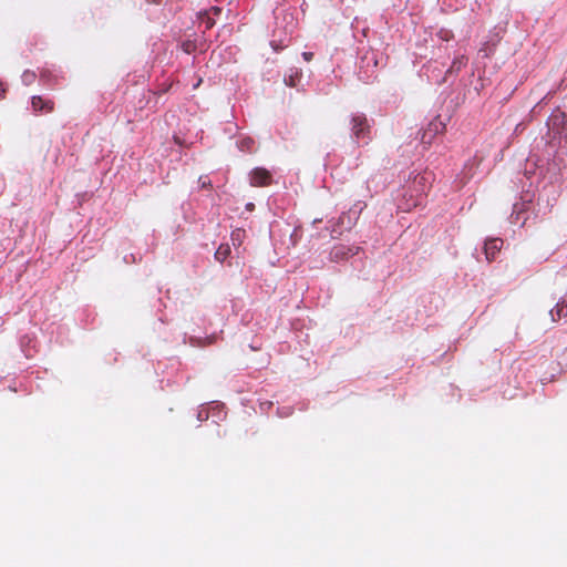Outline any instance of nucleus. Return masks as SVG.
I'll list each match as a JSON object with an SVG mask.
<instances>
[{"instance_id": "1", "label": "nucleus", "mask_w": 567, "mask_h": 567, "mask_svg": "<svg viewBox=\"0 0 567 567\" xmlns=\"http://www.w3.org/2000/svg\"><path fill=\"white\" fill-rule=\"evenodd\" d=\"M351 124H352L351 130H352L353 136L358 142L369 137L370 125H369L368 118L364 114L353 115L351 118Z\"/></svg>"}, {"instance_id": "2", "label": "nucleus", "mask_w": 567, "mask_h": 567, "mask_svg": "<svg viewBox=\"0 0 567 567\" xmlns=\"http://www.w3.org/2000/svg\"><path fill=\"white\" fill-rule=\"evenodd\" d=\"M272 183V176L269 171L262 167H256L250 173V185L254 187H265Z\"/></svg>"}, {"instance_id": "3", "label": "nucleus", "mask_w": 567, "mask_h": 567, "mask_svg": "<svg viewBox=\"0 0 567 567\" xmlns=\"http://www.w3.org/2000/svg\"><path fill=\"white\" fill-rule=\"evenodd\" d=\"M503 240L501 238H491L485 241L484 245V254L486 256L487 261L495 260L497 254L501 251L503 247Z\"/></svg>"}, {"instance_id": "4", "label": "nucleus", "mask_w": 567, "mask_h": 567, "mask_svg": "<svg viewBox=\"0 0 567 567\" xmlns=\"http://www.w3.org/2000/svg\"><path fill=\"white\" fill-rule=\"evenodd\" d=\"M31 106L34 113H52L54 111V102L52 100H44L40 95L32 96Z\"/></svg>"}, {"instance_id": "5", "label": "nucleus", "mask_w": 567, "mask_h": 567, "mask_svg": "<svg viewBox=\"0 0 567 567\" xmlns=\"http://www.w3.org/2000/svg\"><path fill=\"white\" fill-rule=\"evenodd\" d=\"M359 249V247H347L344 245H338L332 248L331 256L333 260H341L357 255Z\"/></svg>"}, {"instance_id": "6", "label": "nucleus", "mask_w": 567, "mask_h": 567, "mask_svg": "<svg viewBox=\"0 0 567 567\" xmlns=\"http://www.w3.org/2000/svg\"><path fill=\"white\" fill-rule=\"evenodd\" d=\"M549 313L553 321H559L560 319L566 318L567 302L565 300L558 301Z\"/></svg>"}, {"instance_id": "7", "label": "nucleus", "mask_w": 567, "mask_h": 567, "mask_svg": "<svg viewBox=\"0 0 567 567\" xmlns=\"http://www.w3.org/2000/svg\"><path fill=\"white\" fill-rule=\"evenodd\" d=\"M230 255V247L229 245H220L217 250L215 251V258L216 260L223 262L225 261Z\"/></svg>"}, {"instance_id": "8", "label": "nucleus", "mask_w": 567, "mask_h": 567, "mask_svg": "<svg viewBox=\"0 0 567 567\" xmlns=\"http://www.w3.org/2000/svg\"><path fill=\"white\" fill-rule=\"evenodd\" d=\"M199 19L202 20V23L205 24L206 30H209L215 25V20L209 16V12H202L199 14Z\"/></svg>"}, {"instance_id": "9", "label": "nucleus", "mask_w": 567, "mask_h": 567, "mask_svg": "<svg viewBox=\"0 0 567 567\" xmlns=\"http://www.w3.org/2000/svg\"><path fill=\"white\" fill-rule=\"evenodd\" d=\"M299 72L296 70L288 78H285V83L289 86H296L299 82Z\"/></svg>"}, {"instance_id": "10", "label": "nucleus", "mask_w": 567, "mask_h": 567, "mask_svg": "<svg viewBox=\"0 0 567 567\" xmlns=\"http://www.w3.org/2000/svg\"><path fill=\"white\" fill-rule=\"evenodd\" d=\"M40 79L41 81H43L44 83H47L48 85L52 86L53 84H51V82L53 80H55V78L51 74L50 71L48 70H43L40 74Z\"/></svg>"}, {"instance_id": "11", "label": "nucleus", "mask_w": 567, "mask_h": 567, "mask_svg": "<svg viewBox=\"0 0 567 567\" xmlns=\"http://www.w3.org/2000/svg\"><path fill=\"white\" fill-rule=\"evenodd\" d=\"M35 79V74L33 72H30V71H25L23 74H22V81L25 85H30Z\"/></svg>"}, {"instance_id": "12", "label": "nucleus", "mask_w": 567, "mask_h": 567, "mask_svg": "<svg viewBox=\"0 0 567 567\" xmlns=\"http://www.w3.org/2000/svg\"><path fill=\"white\" fill-rule=\"evenodd\" d=\"M467 59L465 56H461L460 59L454 60L452 64V69L461 70L462 66L466 65Z\"/></svg>"}, {"instance_id": "13", "label": "nucleus", "mask_w": 567, "mask_h": 567, "mask_svg": "<svg viewBox=\"0 0 567 567\" xmlns=\"http://www.w3.org/2000/svg\"><path fill=\"white\" fill-rule=\"evenodd\" d=\"M243 236H244V231L241 229H236L231 234V240L233 241H235V240L240 241Z\"/></svg>"}, {"instance_id": "14", "label": "nucleus", "mask_w": 567, "mask_h": 567, "mask_svg": "<svg viewBox=\"0 0 567 567\" xmlns=\"http://www.w3.org/2000/svg\"><path fill=\"white\" fill-rule=\"evenodd\" d=\"M199 182L202 184V187H210V181L208 179V177H200Z\"/></svg>"}, {"instance_id": "15", "label": "nucleus", "mask_w": 567, "mask_h": 567, "mask_svg": "<svg viewBox=\"0 0 567 567\" xmlns=\"http://www.w3.org/2000/svg\"><path fill=\"white\" fill-rule=\"evenodd\" d=\"M207 12H209V16L213 13L214 16H218L220 14L221 12V9L219 7H213L210 8V10H208Z\"/></svg>"}, {"instance_id": "16", "label": "nucleus", "mask_w": 567, "mask_h": 567, "mask_svg": "<svg viewBox=\"0 0 567 567\" xmlns=\"http://www.w3.org/2000/svg\"><path fill=\"white\" fill-rule=\"evenodd\" d=\"M302 56H303V59H305L307 62H310V61L313 59V53H312V52H303V53H302Z\"/></svg>"}, {"instance_id": "17", "label": "nucleus", "mask_w": 567, "mask_h": 567, "mask_svg": "<svg viewBox=\"0 0 567 567\" xmlns=\"http://www.w3.org/2000/svg\"><path fill=\"white\" fill-rule=\"evenodd\" d=\"M4 94H6V86H4V84L0 81V100L4 97Z\"/></svg>"}, {"instance_id": "18", "label": "nucleus", "mask_w": 567, "mask_h": 567, "mask_svg": "<svg viewBox=\"0 0 567 567\" xmlns=\"http://www.w3.org/2000/svg\"><path fill=\"white\" fill-rule=\"evenodd\" d=\"M426 181V177L425 176H421L419 178L415 179V183H419L421 184L422 182Z\"/></svg>"}, {"instance_id": "19", "label": "nucleus", "mask_w": 567, "mask_h": 567, "mask_svg": "<svg viewBox=\"0 0 567 567\" xmlns=\"http://www.w3.org/2000/svg\"><path fill=\"white\" fill-rule=\"evenodd\" d=\"M247 208H248L249 210H251V209L254 208V204H248V205H247Z\"/></svg>"}]
</instances>
